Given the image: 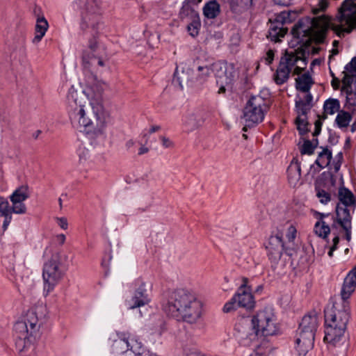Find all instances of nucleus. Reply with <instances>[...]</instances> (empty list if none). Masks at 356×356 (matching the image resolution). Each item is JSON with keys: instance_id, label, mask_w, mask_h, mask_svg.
<instances>
[{"instance_id": "dca6fc26", "label": "nucleus", "mask_w": 356, "mask_h": 356, "mask_svg": "<svg viewBox=\"0 0 356 356\" xmlns=\"http://www.w3.org/2000/svg\"><path fill=\"white\" fill-rule=\"evenodd\" d=\"M289 18V15L286 13H281L277 17V24H272L269 28L268 35L267 37L272 41L278 42L280 38H283L286 32L287 29L283 27V24Z\"/></svg>"}, {"instance_id": "8fccbe9b", "label": "nucleus", "mask_w": 356, "mask_h": 356, "mask_svg": "<svg viewBox=\"0 0 356 356\" xmlns=\"http://www.w3.org/2000/svg\"><path fill=\"white\" fill-rule=\"evenodd\" d=\"M198 22H194L188 26V31L191 35L194 37L198 34Z\"/></svg>"}, {"instance_id": "f03ea898", "label": "nucleus", "mask_w": 356, "mask_h": 356, "mask_svg": "<svg viewBox=\"0 0 356 356\" xmlns=\"http://www.w3.org/2000/svg\"><path fill=\"white\" fill-rule=\"evenodd\" d=\"M328 28L339 37L356 28V0H345L339 8L335 19L331 21L325 16L315 17L309 28L303 29L300 27V29L305 35L321 43L323 42Z\"/></svg>"}, {"instance_id": "f3484780", "label": "nucleus", "mask_w": 356, "mask_h": 356, "mask_svg": "<svg viewBox=\"0 0 356 356\" xmlns=\"http://www.w3.org/2000/svg\"><path fill=\"white\" fill-rule=\"evenodd\" d=\"M287 180L291 187L298 188L302 184L301 168L298 160L293 159L287 168Z\"/></svg>"}, {"instance_id": "c03bdc74", "label": "nucleus", "mask_w": 356, "mask_h": 356, "mask_svg": "<svg viewBox=\"0 0 356 356\" xmlns=\"http://www.w3.org/2000/svg\"><path fill=\"white\" fill-rule=\"evenodd\" d=\"M315 147L316 146L314 145L310 140H306L304 142L301 147L300 152L302 154H312L315 149Z\"/></svg>"}, {"instance_id": "864d4df0", "label": "nucleus", "mask_w": 356, "mask_h": 356, "mask_svg": "<svg viewBox=\"0 0 356 356\" xmlns=\"http://www.w3.org/2000/svg\"><path fill=\"white\" fill-rule=\"evenodd\" d=\"M25 42H26L25 34L23 33H21L19 36L18 40H17V46L19 48H24L25 46Z\"/></svg>"}, {"instance_id": "49530a36", "label": "nucleus", "mask_w": 356, "mask_h": 356, "mask_svg": "<svg viewBox=\"0 0 356 356\" xmlns=\"http://www.w3.org/2000/svg\"><path fill=\"white\" fill-rule=\"evenodd\" d=\"M89 49L91 51V56L93 55L100 54L104 53V48L99 47L96 41H92L89 44Z\"/></svg>"}, {"instance_id": "0eeeda50", "label": "nucleus", "mask_w": 356, "mask_h": 356, "mask_svg": "<svg viewBox=\"0 0 356 356\" xmlns=\"http://www.w3.org/2000/svg\"><path fill=\"white\" fill-rule=\"evenodd\" d=\"M212 65L199 62L184 63L176 68L173 81L183 89L184 87H198L206 83L211 76Z\"/></svg>"}, {"instance_id": "58836bf2", "label": "nucleus", "mask_w": 356, "mask_h": 356, "mask_svg": "<svg viewBox=\"0 0 356 356\" xmlns=\"http://www.w3.org/2000/svg\"><path fill=\"white\" fill-rule=\"evenodd\" d=\"M104 53H101L100 54L93 55V56H90L87 55L86 53L84 54L83 58L85 61L88 63H91V64H97L98 65L103 67L105 65V60L104 56Z\"/></svg>"}, {"instance_id": "39448f33", "label": "nucleus", "mask_w": 356, "mask_h": 356, "mask_svg": "<svg viewBox=\"0 0 356 356\" xmlns=\"http://www.w3.org/2000/svg\"><path fill=\"white\" fill-rule=\"evenodd\" d=\"M164 309L172 316L181 318L190 324H197L202 327L201 317L202 305L192 292L184 289L173 291Z\"/></svg>"}, {"instance_id": "a18cd8bd", "label": "nucleus", "mask_w": 356, "mask_h": 356, "mask_svg": "<svg viewBox=\"0 0 356 356\" xmlns=\"http://www.w3.org/2000/svg\"><path fill=\"white\" fill-rule=\"evenodd\" d=\"M251 345L254 346V349L248 356H264V351L263 350V348L259 345L257 340H256L254 342H250L249 346Z\"/></svg>"}, {"instance_id": "2eb2a0df", "label": "nucleus", "mask_w": 356, "mask_h": 356, "mask_svg": "<svg viewBox=\"0 0 356 356\" xmlns=\"http://www.w3.org/2000/svg\"><path fill=\"white\" fill-rule=\"evenodd\" d=\"M286 248L284 243L282 241V236L279 234L271 235L266 244L268 257L274 261L280 259L283 252H286Z\"/></svg>"}, {"instance_id": "cd10ccee", "label": "nucleus", "mask_w": 356, "mask_h": 356, "mask_svg": "<svg viewBox=\"0 0 356 356\" xmlns=\"http://www.w3.org/2000/svg\"><path fill=\"white\" fill-rule=\"evenodd\" d=\"M337 218L340 225L343 227H348L351 225V216L350 209L348 207H342L340 204L336 208Z\"/></svg>"}, {"instance_id": "aec40b11", "label": "nucleus", "mask_w": 356, "mask_h": 356, "mask_svg": "<svg viewBox=\"0 0 356 356\" xmlns=\"http://www.w3.org/2000/svg\"><path fill=\"white\" fill-rule=\"evenodd\" d=\"M319 323L318 316L316 313L305 316L300 324L298 331L311 332L315 334Z\"/></svg>"}, {"instance_id": "13d9d810", "label": "nucleus", "mask_w": 356, "mask_h": 356, "mask_svg": "<svg viewBox=\"0 0 356 356\" xmlns=\"http://www.w3.org/2000/svg\"><path fill=\"white\" fill-rule=\"evenodd\" d=\"M343 229L346 231V238L348 241H350L351 238V225L348 227H343Z\"/></svg>"}, {"instance_id": "37998d69", "label": "nucleus", "mask_w": 356, "mask_h": 356, "mask_svg": "<svg viewBox=\"0 0 356 356\" xmlns=\"http://www.w3.org/2000/svg\"><path fill=\"white\" fill-rule=\"evenodd\" d=\"M306 93L307 94L305 95V100L300 99V100H297L296 102V111H298V108H300V106L302 107L303 105L305 106L307 104H308L309 106V111L311 110L312 96L309 93H307V92H306Z\"/></svg>"}, {"instance_id": "4c0bfd02", "label": "nucleus", "mask_w": 356, "mask_h": 356, "mask_svg": "<svg viewBox=\"0 0 356 356\" xmlns=\"http://www.w3.org/2000/svg\"><path fill=\"white\" fill-rule=\"evenodd\" d=\"M315 189L316 197L319 199L321 203L325 204L330 201V193L322 188L319 182L316 183Z\"/></svg>"}, {"instance_id": "de8ad7c7", "label": "nucleus", "mask_w": 356, "mask_h": 356, "mask_svg": "<svg viewBox=\"0 0 356 356\" xmlns=\"http://www.w3.org/2000/svg\"><path fill=\"white\" fill-rule=\"evenodd\" d=\"M161 145L165 149H173L175 146V143L168 137L161 136L159 137Z\"/></svg>"}, {"instance_id": "c756f323", "label": "nucleus", "mask_w": 356, "mask_h": 356, "mask_svg": "<svg viewBox=\"0 0 356 356\" xmlns=\"http://www.w3.org/2000/svg\"><path fill=\"white\" fill-rule=\"evenodd\" d=\"M338 196L342 207H353V210H354V197L353 193L349 190L345 188H339Z\"/></svg>"}, {"instance_id": "a19ab883", "label": "nucleus", "mask_w": 356, "mask_h": 356, "mask_svg": "<svg viewBox=\"0 0 356 356\" xmlns=\"http://www.w3.org/2000/svg\"><path fill=\"white\" fill-rule=\"evenodd\" d=\"M11 213L23 214L26 211V205L23 202L12 203Z\"/></svg>"}, {"instance_id": "338daca9", "label": "nucleus", "mask_w": 356, "mask_h": 356, "mask_svg": "<svg viewBox=\"0 0 356 356\" xmlns=\"http://www.w3.org/2000/svg\"><path fill=\"white\" fill-rule=\"evenodd\" d=\"M332 86H333L334 88H337L339 86V79H333V80L332 81Z\"/></svg>"}, {"instance_id": "20e7f679", "label": "nucleus", "mask_w": 356, "mask_h": 356, "mask_svg": "<svg viewBox=\"0 0 356 356\" xmlns=\"http://www.w3.org/2000/svg\"><path fill=\"white\" fill-rule=\"evenodd\" d=\"M253 330L244 321L235 325V337L243 346H249L250 342L258 341L259 335L270 336L277 331L276 317L271 308L259 311L252 318Z\"/></svg>"}, {"instance_id": "0e129e2a", "label": "nucleus", "mask_w": 356, "mask_h": 356, "mask_svg": "<svg viewBox=\"0 0 356 356\" xmlns=\"http://www.w3.org/2000/svg\"><path fill=\"white\" fill-rule=\"evenodd\" d=\"M148 151H149V149L147 147H146L145 146H141L139 149L138 154H143L148 152Z\"/></svg>"}, {"instance_id": "6e6d98bb", "label": "nucleus", "mask_w": 356, "mask_h": 356, "mask_svg": "<svg viewBox=\"0 0 356 356\" xmlns=\"http://www.w3.org/2000/svg\"><path fill=\"white\" fill-rule=\"evenodd\" d=\"M274 2L280 6H288L291 3L292 0H273Z\"/></svg>"}, {"instance_id": "4d7b16f0", "label": "nucleus", "mask_w": 356, "mask_h": 356, "mask_svg": "<svg viewBox=\"0 0 356 356\" xmlns=\"http://www.w3.org/2000/svg\"><path fill=\"white\" fill-rule=\"evenodd\" d=\"M56 220L61 228L65 229L67 228V221L64 218H56Z\"/></svg>"}, {"instance_id": "bf43d9fd", "label": "nucleus", "mask_w": 356, "mask_h": 356, "mask_svg": "<svg viewBox=\"0 0 356 356\" xmlns=\"http://www.w3.org/2000/svg\"><path fill=\"white\" fill-rule=\"evenodd\" d=\"M303 337H305L307 338L314 339L315 338V334H313V332H301L300 331Z\"/></svg>"}, {"instance_id": "412c9836", "label": "nucleus", "mask_w": 356, "mask_h": 356, "mask_svg": "<svg viewBox=\"0 0 356 356\" xmlns=\"http://www.w3.org/2000/svg\"><path fill=\"white\" fill-rule=\"evenodd\" d=\"M130 334L128 332H119L112 344V351L115 354H121L129 350V339Z\"/></svg>"}, {"instance_id": "09e8293b", "label": "nucleus", "mask_w": 356, "mask_h": 356, "mask_svg": "<svg viewBox=\"0 0 356 356\" xmlns=\"http://www.w3.org/2000/svg\"><path fill=\"white\" fill-rule=\"evenodd\" d=\"M328 6L327 0H320L318 4V8H314L313 12L314 14H317L320 11H323L326 9Z\"/></svg>"}, {"instance_id": "ddd939ff", "label": "nucleus", "mask_w": 356, "mask_h": 356, "mask_svg": "<svg viewBox=\"0 0 356 356\" xmlns=\"http://www.w3.org/2000/svg\"><path fill=\"white\" fill-rule=\"evenodd\" d=\"M136 289L133 297L126 301V305L128 309H134L140 308L147 305L150 302V299L145 289V282L141 279L136 280Z\"/></svg>"}, {"instance_id": "052dcab7", "label": "nucleus", "mask_w": 356, "mask_h": 356, "mask_svg": "<svg viewBox=\"0 0 356 356\" xmlns=\"http://www.w3.org/2000/svg\"><path fill=\"white\" fill-rule=\"evenodd\" d=\"M134 145H135V142L132 139L127 140L125 143V147L129 150L131 149Z\"/></svg>"}, {"instance_id": "1a4fd4ad", "label": "nucleus", "mask_w": 356, "mask_h": 356, "mask_svg": "<svg viewBox=\"0 0 356 356\" xmlns=\"http://www.w3.org/2000/svg\"><path fill=\"white\" fill-rule=\"evenodd\" d=\"M305 60L298 52H288L280 58L276 72L274 74V81L277 85L284 83L289 78V74L293 72L294 74H300L305 67Z\"/></svg>"}, {"instance_id": "3c124183", "label": "nucleus", "mask_w": 356, "mask_h": 356, "mask_svg": "<svg viewBox=\"0 0 356 356\" xmlns=\"http://www.w3.org/2000/svg\"><path fill=\"white\" fill-rule=\"evenodd\" d=\"M274 51L271 49H269L267 52H266V55L264 58V60L266 61V63L268 64V65H270L273 59H274Z\"/></svg>"}, {"instance_id": "a211bd4d", "label": "nucleus", "mask_w": 356, "mask_h": 356, "mask_svg": "<svg viewBox=\"0 0 356 356\" xmlns=\"http://www.w3.org/2000/svg\"><path fill=\"white\" fill-rule=\"evenodd\" d=\"M356 287V266L348 273L344 279L341 295L342 300L346 301Z\"/></svg>"}, {"instance_id": "4468645a", "label": "nucleus", "mask_w": 356, "mask_h": 356, "mask_svg": "<svg viewBox=\"0 0 356 356\" xmlns=\"http://www.w3.org/2000/svg\"><path fill=\"white\" fill-rule=\"evenodd\" d=\"M248 278L243 277L242 284L238 289L234 296L237 300V305L238 307L250 309L254 307L255 302L252 293V290L250 286L248 285Z\"/></svg>"}, {"instance_id": "a878e982", "label": "nucleus", "mask_w": 356, "mask_h": 356, "mask_svg": "<svg viewBox=\"0 0 356 356\" xmlns=\"http://www.w3.org/2000/svg\"><path fill=\"white\" fill-rule=\"evenodd\" d=\"M0 217L4 218L2 228L5 231L12 220V213L8 201L2 196H0Z\"/></svg>"}, {"instance_id": "5701e85b", "label": "nucleus", "mask_w": 356, "mask_h": 356, "mask_svg": "<svg viewBox=\"0 0 356 356\" xmlns=\"http://www.w3.org/2000/svg\"><path fill=\"white\" fill-rule=\"evenodd\" d=\"M328 216V214L316 213V217L318 220L314 225V232L318 236L323 239L326 238L330 233V228L324 220Z\"/></svg>"}, {"instance_id": "79ce46f5", "label": "nucleus", "mask_w": 356, "mask_h": 356, "mask_svg": "<svg viewBox=\"0 0 356 356\" xmlns=\"http://www.w3.org/2000/svg\"><path fill=\"white\" fill-rule=\"evenodd\" d=\"M237 307H238L237 305V300L235 298V296H234L233 298L229 302L225 303V305L223 307L222 311L225 313H229L234 311L237 308Z\"/></svg>"}, {"instance_id": "f704fd0d", "label": "nucleus", "mask_w": 356, "mask_h": 356, "mask_svg": "<svg viewBox=\"0 0 356 356\" xmlns=\"http://www.w3.org/2000/svg\"><path fill=\"white\" fill-rule=\"evenodd\" d=\"M129 350H131L134 356H140L145 350L142 343L138 340L135 337L130 334L129 339Z\"/></svg>"}, {"instance_id": "f8f14e48", "label": "nucleus", "mask_w": 356, "mask_h": 356, "mask_svg": "<svg viewBox=\"0 0 356 356\" xmlns=\"http://www.w3.org/2000/svg\"><path fill=\"white\" fill-rule=\"evenodd\" d=\"M63 275L59 262L56 257L51 258L44 264L42 279L44 283L43 293L45 296L54 289V287L61 280Z\"/></svg>"}, {"instance_id": "4be33fe9", "label": "nucleus", "mask_w": 356, "mask_h": 356, "mask_svg": "<svg viewBox=\"0 0 356 356\" xmlns=\"http://www.w3.org/2000/svg\"><path fill=\"white\" fill-rule=\"evenodd\" d=\"M314 339L303 337L300 331H298L296 339V348L299 356H305L314 346Z\"/></svg>"}, {"instance_id": "e2e57ef3", "label": "nucleus", "mask_w": 356, "mask_h": 356, "mask_svg": "<svg viewBox=\"0 0 356 356\" xmlns=\"http://www.w3.org/2000/svg\"><path fill=\"white\" fill-rule=\"evenodd\" d=\"M57 241H59L60 244H63L65 241V235L63 234L58 235Z\"/></svg>"}, {"instance_id": "c9c22d12", "label": "nucleus", "mask_w": 356, "mask_h": 356, "mask_svg": "<svg viewBox=\"0 0 356 356\" xmlns=\"http://www.w3.org/2000/svg\"><path fill=\"white\" fill-rule=\"evenodd\" d=\"M252 0H231V10L236 13H241L248 9L252 4Z\"/></svg>"}, {"instance_id": "c85d7f7f", "label": "nucleus", "mask_w": 356, "mask_h": 356, "mask_svg": "<svg viewBox=\"0 0 356 356\" xmlns=\"http://www.w3.org/2000/svg\"><path fill=\"white\" fill-rule=\"evenodd\" d=\"M297 235V229L293 225H290L286 230V238L287 241L284 242L286 245V253L292 254V252L296 248L295 239Z\"/></svg>"}, {"instance_id": "6ab92c4d", "label": "nucleus", "mask_w": 356, "mask_h": 356, "mask_svg": "<svg viewBox=\"0 0 356 356\" xmlns=\"http://www.w3.org/2000/svg\"><path fill=\"white\" fill-rule=\"evenodd\" d=\"M297 111V117L296 118V125L299 134L303 135L309 131V123L307 120V113L309 112V106L308 104L300 106Z\"/></svg>"}, {"instance_id": "6e6552de", "label": "nucleus", "mask_w": 356, "mask_h": 356, "mask_svg": "<svg viewBox=\"0 0 356 356\" xmlns=\"http://www.w3.org/2000/svg\"><path fill=\"white\" fill-rule=\"evenodd\" d=\"M102 0H85L81 10V29L91 34L97 35L102 26Z\"/></svg>"}, {"instance_id": "7c9ffc66", "label": "nucleus", "mask_w": 356, "mask_h": 356, "mask_svg": "<svg viewBox=\"0 0 356 356\" xmlns=\"http://www.w3.org/2000/svg\"><path fill=\"white\" fill-rule=\"evenodd\" d=\"M29 197L28 187L22 186L13 191L10 196V200L12 203L24 202Z\"/></svg>"}, {"instance_id": "72a5a7b5", "label": "nucleus", "mask_w": 356, "mask_h": 356, "mask_svg": "<svg viewBox=\"0 0 356 356\" xmlns=\"http://www.w3.org/2000/svg\"><path fill=\"white\" fill-rule=\"evenodd\" d=\"M203 13L207 18L213 19L220 13V6L216 1H210L204 6Z\"/></svg>"}, {"instance_id": "e433bc0d", "label": "nucleus", "mask_w": 356, "mask_h": 356, "mask_svg": "<svg viewBox=\"0 0 356 356\" xmlns=\"http://www.w3.org/2000/svg\"><path fill=\"white\" fill-rule=\"evenodd\" d=\"M332 159V153L327 149H323L318 154V156L316 161V163L321 168H323L327 166Z\"/></svg>"}, {"instance_id": "423d86ee", "label": "nucleus", "mask_w": 356, "mask_h": 356, "mask_svg": "<svg viewBox=\"0 0 356 356\" xmlns=\"http://www.w3.org/2000/svg\"><path fill=\"white\" fill-rule=\"evenodd\" d=\"M349 305L346 301L334 302L325 310L324 341L339 346L346 341L345 332L349 321Z\"/></svg>"}, {"instance_id": "b1692460", "label": "nucleus", "mask_w": 356, "mask_h": 356, "mask_svg": "<svg viewBox=\"0 0 356 356\" xmlns=\"http://www.w3.org/2000/svg\"><path fill=\"white\" fill-rule=\"evenodd\" d=\"M204 119L199 112H192L187 114L183 120V124L188 131H192L203 124Z\"/></svg>"}, {"instance_id": "69168bd1", "label": "nucleus", "mask_w": 356, "mask_h": 356, "mask_svg": "<svg viewBox=\"0 0 356 356\" xmlns=\"http://www.w3.org/2000/svg\"><path fill=\"white\" fill-rule=\"evenodd\" d=\"M339 53V50L337 48H333L332 50H331V55L329 56V60H330L334 56L338 54Z\"/></svg>"}, {"instance_id": "f257e3e1", "label": "nucleus", "mask_w": 356, "mask_h": 356, "mask_svg": "<svg viewBox=\"0 0 356 356\" xmlns=\"http://www.w3.org/2000/svg\"><path fill=\"white\" fill-rule=\"evenodd\" d=\"M106 84L92 77L86 92H70L76 107L72 115L88 134L99 136L104 134L110 113L105 106L103 93Z\"/></svg>"}, {"instance_id": "774afa93", "label": "nucleus", "mask_w": 356, "mask_h": 356, "mask_svg": "<svg viewBox=\"0 0 356 356\" xmlns=\"http://www.w3.org/2000/svg\"><path fill=\"white\" fill-rule=\"evenodd\" d=\"M156 354L152 353L148 350H145L143 354L140 356H155Z\"/></svg>"}, {"instance_id": "7ed1b4c3", "label": "nucleus", "mask_w": 356, "mask_h": 356, "mask_svg": "<svg viewBox=\"0 0 356 356\" xmlns=\"http://www.w3.org/2000/svg\"><path fill=\"white\" fill-rule=\"evenodd\" d=\"M43 310L42 307L29 309L23 318L14 325L15 345L20 356H34L35 342L45 321Z\"/></svg>"}, {"instance_id": "9d476101", "label": "nucleus", "mask_w": 356, "mask_h": 356, "mask_svg": "<svg viewBox=\"0 0 356 356\" xmlns=\"http://www.w3.org/2000/svg\"><path fill=\"white\" fill-rule=\"evenodd\" d=\"M268 109L267 101L260 95L252 96L247 102L244 109L243 118L246 127H252L263 121Z\"/></svg>"}, {"instance_id": "5fc2aeb1", "label": "nucleus", "mask_w": 356, "mask_h": 356, "mask_svg": "<svg viewBox=\"0 0 356 356\" xmlns=\"http://www.w3.org/2000/svg\"><path fill=\"white\" fill-rule=\"evenodd\" d=\"M321 125H322V123H321L320 119H318V120H316L315 122V130L313 133L314 136H317L320 134L321 129Z\"/></svg>"}, {"instance_id": "680f3d73", "label": "nucleus", "mask_w": 356, "mask_h": 356, "mask_svg": "<svg viewBox=\"0 0 356 356\" xmlns=\"http://www.w3.org/2000/svg\"><path fill=\"white\" fill-rule=\"evenodd\" d=\"M33 13L35 15V16L38 18V16H41L40 15V13H41V8L37 6H35L33 8Z\"/></svg>"}, {"instance_id": "2f4dec72", "label": "nucleus", "mask_w": 356, "mask_h": 356, "mask_svg": "<svg viewBox=\"0 0 356 356\" xmlns=\"http://www.w3.org/2000/svg\"><path fill=\"white\" fill-rule=\"evenodd\" d=\"M296 88L303 92H308L313 82L311 76L304 74L296 79Z\"/></svg>"}, {"instance_id": "473e14b6", "label": "nucleus", "mask_w": 356, "mask_h": 356, "mask_svg": "<svg viewBox=\"0 0 356 356\" xmlns=\"http://www.w3.org/2000/svg\"><path fill=\"white\" fill-rule=\"evenodd\" d=\"M340 108L339 102L337 99H330L325 102L323 106V118L325 119L328 115H334L338 112Z\"/></svg>"}, {"instance_id": "ea45409f", "label": "nucleus", "mask_w": 356, "mask_h": 356, "mask_svg": "<svg viewBox=\"0 0 356 356\" xmlns=\"http://www.w3.org/2000/svg\"><path fill=\"white\" fill-rule=\"evenodd\" d=\"M351 120V115L349 113L345 111L339 112L336 122L339 127H346Z\"/></svg>"}, {"instance_id": "393cba45", "label": "nucleus", "mask_w": 356, "mask_h": 356, "mask_svg": "<svg viewBox=\"0 0 356 356\" xmlns=\"http://www.w3.org/2000/svg\"><path fill=\"white\" fill-rule=\"evenodd\" d=\"M49 27V24L44 16H38L36 19L35 36L32 40L33 44L39 43L44 36Z\"/></svg>"}, {"instance_id": "bb28decb", "label": "nucleus", "mask_w": 356, "mask_h": 356, "mask_svg": "<svg viewBox=\"0 0 356 356\" xmlns=\"http://www.w3.org/2000/svg\"><path fill=\"white\" fill-rule=\"evenodd\" d=\"M343 74L344 76L342 79V83L347 87L353 81L355 78H356V57L353 58L352 60L346 65Z\"/></svg>"}, {"instance_id": "603ef678", "label": "nucleus", "mask_w": 356, "mask_h": 356, "mask_svg": "<svg viewBox=\"0 0 356 356\" xmlns=\"http://www.w3.org/2000/svg\"><path fill=\"white\" fill-rule=\"evenodd\" d=\"M333 245L330 248V251L328 252V255L330 257H332V254H333V252L334 251V250L337 248V246L339 243V236H335L334 238H333Z\"/></svg>"}, {"instance_id": "9b49d317", "label": "nucleus", "mask_w": 356, "mask_h": 356, "mask_svg": "<svg viewBox=\"0 0 356 356\" xmlns=\"http://www.w3.org/2000/svg\"><path fill=\"white\" fill-rule=\"evenodd\" d=\"M212 72L219 86L218 94H223L231 90L236 76V70L234 65L217 62L212 65Z\"/></svg>"}]
</instances>
